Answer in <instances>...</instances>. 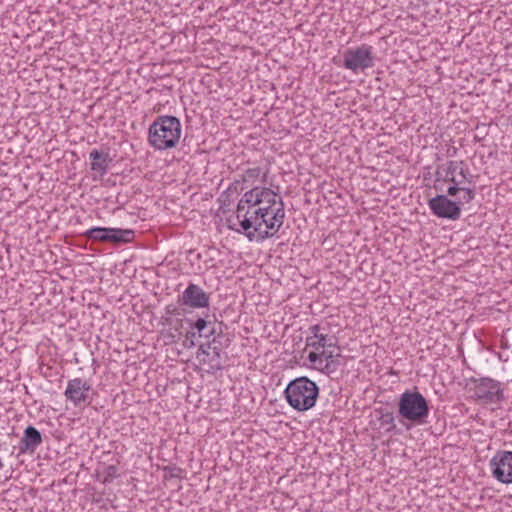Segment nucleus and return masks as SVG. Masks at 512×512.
<instances>
[{
  "label": "nucleus",
  "mask_w": 512,
  "mask_h": 512,
  "mask_svg": "<svg viewBox=\"0 0 512 512\" xmlns=\"http://www.w3.org/2000/svg\"><path fill=\"white\" fill-rule=\"evenodd\" d=\"M379 427L386 433H391L396 429L394 412L386 407H380L375 410Z\"/></svg>",
  "instance_id": "16"
},
{
  "label": "nucleus",
  "mask_w": 512,
  "mask_h": 512,
  "mask_svg": "<svg viewBox=\"0 0 512 512\" xmlns=\"http://www.w3.org/2000/svg\"><path fill=\"white\" fill-rule=\"evenodd\" d=\"M180 137L181 123L174 116H160L149 128V143L157 150H167L175 147Z\"/></svg>",
  "instance_id": "4"
},
{
  "label": "nucleus",
  "mask_w": 512,
  "mask_h": 512,
  "mask_svg": "<svg viewBox=\"0 0 512 512\" xmlns=\"http://www.w3.org/2000/svg\"><path fill=\"white\" fill-rule=\"evenodd\" d=\"M429 208L437 217L457 220L461 215L460 204L445 195H437L428 202Z\"/></svg>",
  "instance_id": "11"
},
{
  "label": "nucleus",
  "mask_w": 512,
  "mask_h": 512,
  "mask_svg": "<svg viewBox=\"0 0 512 512\" xmlns=\"http://www.w3.org/2000/svg\"><path fill=\"white\" fill-rule=\"evenodd\" d=\"M43 442L42 433L32 425H28L24 431L23 435L17 446L14 447L13 450H17L16 457L18 458L21 455H32L36 452L38 447ZM14 451H12V454Z\"/></svg>",
  "instance_id": "12"
},
{
  "label": "nucleus",
  "mask_w": 512,
  "mask_h": 512,
  "mask_svg": "<svg viewBox=\"0 0 512 512\" xmlns=\"http://www.w3.org/2000/svg\"><path fill=\"white\" fill-rule=\"evenodd\" d=\"M4 467V464L2 462V460L0 459V469H2Z\"/></svg>",
  "instance_id": "30"
},
{
  "label": "nucleus",
  "mask_w": 512,
  "mask_h": 512,
  "mask_svg": "<svg viewBox=\"0 0 512 512\" xmlns=\"http://www.w3.org/2000/svg\"><path fill=\"white\" fill-rule=\"evenodd\" d=\"M492 476L503 484L512 483V451L500 450L490 460Z\"/></svg>",
  "instance_id": "9"
},
{
  "label": "nucleus",
  "mask_w": 512,
  "mask_h": 512,
  "mask_svg": "<svg viewBox=\"0 0 512 512\" xmlns=\"http://www.w3.org/2000/svg\"><path fill=\"white\" fill-rule=\"evenodd\" d=\"M375 64L373 47L362 44L355 48H348L343 53L342 66L353 73L363 72Z\"/></svg>",
  "instance_id": "6"
},
{
  "label": "nucleus",
  "mask_w": 512,
  "mask_h": 512,
  "mask_svg": "<svg viewBox=\"0 0 512 512\" xmlns=\"http://www.w3.org/2000/svg\"><path fill=\"white\" fill-rule=\"evenodd\" d=\"M307 359L312 364H316V363H320L321 364L322 363V352L321 353H317L316 351H311L308 354Z\"/></svg>",
  "instance_id": "26"
},
{
  "label": "nucleus",
  "mask_w": 512,
  "mask_h": 512,
  "mask_svg": "<svg viewBox=\"0 0 512 512\" xmlns=\"http://www.w3.org/2000/svg\"><path fill=\"white\" fill-rule=\"evenodd\" d=\"M175 331L178 333V335H180V332H179V328H178V327H176V328H175Z\"/></svg>",
  "instance_id": "32"
},
{
  "label": "nucleus",
  "mask_w": 512,
  "mask_h": 512,
  "mask_svg": "<svg viewBox=\"0 0 512 512\" xmlns=\"http://www.w3.org/2000/svg\"><path fill=\"white\" fill-rule=\"evenodd\" d=\"M454 177H457L458 179H462L461 176L458 174V172L454 173Z\"/></svg>",
  "instance_id": "29"
},
{
  "label": "nucleus",
  "mask_w": 512,
  "mask_h": 512,
  "mask_svg": "<svg viewBox=\"0 0 512 512\" xmlns=\"http://www.w3.org/2000/svg\"><path fill=\"white\" fill-rule=\"evenodd\" d=\"M264 212L250 218H245L237 223L240 232L245 233L249 239L263 240L274 236L283 225L285 218L284 205H278L270 210L262 209Z\"/></svg>",
  "instance_id": "2"
},
{
  "label": "nucleus",
  "mask_w": 512,
  "mask_h": 512,
  "mask_svg": "<svg viewBox=\"0 0 512 512\" xmlns=\"http://www.w3.org/2000/svg\"><path fill=\"white\" fill-rule=\"evenodd\" d=\"M427 399L417 390H406L398 400L399 416L413 424L422 425L429 416Z\"/></svg>",
  "instance_id": "5"
},
{
  "label": "nucleus",
  "mask_w": 512,
  "mask_h": 512,
  "mask_svg": "<svg viewBox=\"0 0 512 512\" xmlns=\"http://www.w3.org/2000/svg\"><path fill=\"white\" fill-rule=\"evenodd\" d=\"M183 304L193 308H204L209 305V297L196 284H189L182 294Z\"/></svg>",
  "instance_id": "14"
},
{
  "label": "nucleus",
  "mask_w": 512,
  "mask_h": 512,
  "mask_svg": "<svg viewBox=\"0 0 512 512\" xmlns=\"http://www.w3.org/2000/svg\"><path fill=\"white\" fill-rule=\"evenodd\" d=\"M333 337H330L326 332L319 334L315 340L309 341L306 340V346L312 347L315 350H319L320 348L332 347L336 345V342L333 341Z\"/></svg>",
  "instance_id": "18"
},
{
  "label": "nucleus",
  "mask_w": 512,
  "mask_h": 512,
  "mask_svg": "<svg viewBox=\"0 0 512 512\" xmlns=\"http://www.w3.org/2000/svg\"><path fill=\"white\" fill-rule=\"evenodd\" d=\"M265 178H266V173H263V179H262L263 182H265Z\"/></svg>",
  "instance_id": "31"
},
{
  "label": "nucleus",
  "mask_w": 512,
  "mask_h": 512,
  "mask_svg": "<svg viewBox=\"0 0 512 512\" xmlns=\"http://www.w3.org/2000/svg\"><path fill=\"white\" fill-rule=\"evenodd\" d=\"M87 236L92 240L120 244L131 242L135 232L132 229L93 227L87 231Z\"/></svg>",
  "instance_id": "8"
},
{
  "label": "nucleus",
  "mask_w": 512,
  "mask_h": 512,
  "mask_svg": "<svg viewBox=\"0 0 512 512\" xmlns=\"http://www.w3.org/2000/svg\"><path fill=\"white\" fill-rule=\"evenodd\" d=\"M261 174L262 170L260 167L249 168L244 171L242 175V180L244 183H254L260 177Z\"/></svg>",
  "instance_id": "20"
},
{
  "label": "nucleus",
  "mask_w": 512,
  "mask_h": 512,
  "mask_svg": "<svg viewBox=\"0 0 512 512\" xmlns=\"http://www.w3.org/2000/svg\"><path fill=\"white\" fill-rule=\"evenodd\" d=\"M89 157L91 159V170L99 174L101 177L104 176L109 168V164L112 162L109 154L93 149Z\"/></svg>",
  "instance_id": "15"
},
{
  "label": "nucleus",
  "mask_w": 512,
  "mask_h": 512,
  "mask_svg": "<svg viewBox=\"0 0 512 512\" xmlns=\"http://www.w3.org/2000/svg\"><path fill=\"white\" fill-rule=\"evenodd\" d=\"M211 326V322H208L206 321L205 319L203 318H199L197 319L193 325H192V328L193 329H196L199 333L200 336L203 335V332L209 327Z\"/></svg>",
  "instance_id": "22"
},
{
  "label": "nucleus",
  "mask_w": 512,
  "mask_h": 512,
  "mask_svg": "<svg viewBox=\"0 0 512 512\" xmlns=\"http://www.w3.org/2000/svg\"><path fill=\"white\" fill-rule=\"evenodd\" d=\"M461 191L464 193L463 200L465 203L471 202L475 198V189L471 187H462Z\"/></svg>",
  "instance_id": "24"
},
{
  "label": "nucleus",
  "mask_w": 512,
  "mask_h": 512,
  "mask_svg": "<svg viewBox=\"0 0 512 512\" xmlns=\"http://www.w3.org/2000/svg\"><path fill=\"white\" fill-rule=\"evenodd\" d=\"M119 476L118 469L115 465H109L105 469V477L103 483H110L113 479Z\"/></svg>",
  "instance_id": "21"
},
{
  "label": "nucleus",
  "mask_w": 512,
  "mask_h": 512,
  "mask_svg": "<svg viewBox=\"0 0 512 512\" xmlns=\"http://www.w3.org/2000/svg\"><path fill=\"white\" fill-rule=\"evenodd\" d=\"M216 342V338H213V340L208 343V349H212V354L210 353L208 359V373H215L223 369V365L220 361V348L216 346Z\"/></svg>",
  "instance_id": "17"
},
{
  "label": "nucleus",
  "mask_w": 512,
  "mask_h": 512,
  "mask_svg": "<svg viewBox=\"0 0 512 512\" xmlns=\"http://www.w3.org/2000/svg\"><path fill=\"white\" fill-rule=\"evenodd\" d=\"M90 390L91 385L87 381L81 378H74L68 381L64 395L67 400L78 406L82 403H90Z\"/></svg>",
  "instance_id": "13"
},
{
  "label": "nucleus",
  "mask_w": 512,
  "mask_h": 512,
  "mask_svg": "<svg viewBox=\"0 0 512 512\" xmlns=\"http://www.w3.org/2000/svg\"><path fill=\"white\" fill-rule=\"evenodd\" d=\"M474 397L485 405L500 404L505 399L501 383L488 377L475 381Z\"/></svg>",
  "instance_id": "7"
},
{
  "label": "nucleus",
  "mask_w": 512,
  "mask_h": 512,
  "mask_svg": "<svg viewBox=\"0 0 512 512\" xmlns=\"http://www.w3.org/2000/svg\"><path fill=\"white\" fill-rule=\"evenodd\" d=\"M215 333L214 325L211 323V326H209L204 332L202 336L210 337Z\"/></svg>",
  "instance_id": "28"
},
{
  "label": "nucleus",
  "mask_w": 512,
  "mask_h": 512,
  "mask_svg": "<svg viewBox=\"0 0 512 512\" xmlns=\"http://www.w3.org/2000/svg\"><path fill=\"white\" fill-rule=\"evenodd\" d=\"M461 184H453L450 186L447 190L448 195L455 196L459 191H461L462 186Z\"/></svg>",
  "instance_id": "27"
},
{
  "label": "nucleus",
  "mask_w": 512,
  "mask_h": 512,
  "mask_svg": "<svg viewBox=\"0 0 512 512\" xmlns=\"http://www.w3.org/2000/svg\"><path fill=\"white\" fill-rule=\"evenodd\" d=\"M209 357H210V352L204 348V345H201L199 347V350H198V353H197V358L199 359V361L201 363H203V364L207 363L208 364Z\"/></svg>",
  "instance_id": "25"
},
{
  "label": "nucleus",
  "mask_w": 512,
  "mask_h": 512,
  "mask_svg": "<svg viewBox=\"0 0 512 512\" xmlns=\"http://www.w3.org/2000/svg\"><path fill=\"white\" fill-rule=\"evenodd\" d=\"M469 174L463 161H448L438 166L436 170V180H443L453 184H462Z\"/></svg>",
  "instance_id": "10"
},
{
  "label": "nucleus",
  "mask_w": 512,
  "mask_h": 512,
  "mask_svg": "<svg viewBox=\"0 0 512 512\" xmlns=\"http://www.w3.org/2000/svg\"><path fill=\"white\" fill-rule=\"evenodd\" d=\"M326 360V364L322 368H318L319 371L326 375H330L331 373L335 372L339 362L335 359V356L331 351L323 350L322 351V359Z\"/></svg>",
  "instance_id": "19"
},
{
  "label": "nucleus",
  "mask_w": 512,
  "mask_h": 512,
  "mask_svg": "<svg viewBox=\"0 0 512 512\" xmlns=\"http://www.w3.org/2000/svg\"><path fill=\"white\" fill-rule=\"evenodd\" d=\"M287 403L297 411L313 408L319 396L318 385L308 377L301 376L291 380L284 390Z\"/></svg>",
  "instance_id": "3"
},
{
  "label": "nucleus",
  "mask_w": 512,
  "mask_h": 512,
  "mask_svg": "<svg viewBox=\"0 0 512 512\" xmlns=\"http://www.w3.org/2000/svg\"><path fill=\"white\" fill-rule=\"evenodd\" d=\"M278 205H284L282 198L276 192L267 187H253L245 192L240 199L236 215L229 218L228 227L240 232L237 223L245 218H250L264 212L262 209L270 210Z\"/></svg>",
  "instance_id": "1"
},
{
  "label": "nucleus",
  "mask_w": 512,
  "mask_h": 512,
  "mask_svg": "<svg viewBox=\"0 0 512 512\" xmlns=\"http://www.w3.org/2000/svg\"><path fill=\"white\" fill-rule=\"evenodd\" d=\"M324 332H325V328L321 327L319 324L312 325L309 327L310 335L307 336L306 340H309V341L315 340V338H317L319 334H322Z\"/></svg>",
  "instance_id": "23"
}]
</instances>
